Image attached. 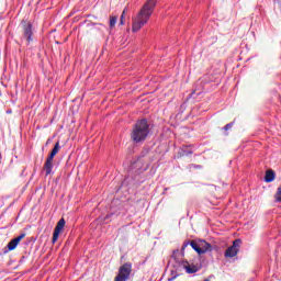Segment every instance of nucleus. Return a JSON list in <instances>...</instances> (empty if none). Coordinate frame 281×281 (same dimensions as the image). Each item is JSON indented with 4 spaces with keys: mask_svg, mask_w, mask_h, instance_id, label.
Segmentation results:
<instances>
[{
    "mask_svg": "<svg viewBox=\"0 0 281 281\" xmlns=\"http://www.w3.org/2000/svg\"><path fill=\"white\" fill-rule=\"evenodd\" d=\"M23 238H25V234L20 235L19 237L12 239L9 244H8V249L9 251H14V249H16V247L19 246V243H21V240H23Z\"/></svg>",
    "mask_w": 281,
    "mask_h": 281,
    "instance_id": "1a4fd4ad",
    "label": "nucleus"
},
{
    "mask_svg": "<svg viewBox=\"0 0 281 281\" xmlns=\"http://www.w3.org/2000/svg\"><path fill=\"white\" fill-rule=\"evenodd\" d=\"M190 246L194 251H196V254H206V251H212V245L203 239L199 241H191Z\"/></svg>",
    "mask_w": 281,
    "mask_h": 281,
    "instance_id": "39448f33",
    "label": "nucleus"
},
{
    "mask_svg": "<svg viewBox=\"0 0 281 281\" xmlns=\"http://www.w3.org/2000/svg\"><path fill=\"white\" fill-rule=\"evenodd\" d=\"M157 0H147L136 16L132 20V32H139L153 16Z\"/></svg>",
    "mask_w": 281,
    "mask_h": 281,
    "instance_id": "f257e3e1",
    "label": "nucleus"
},
{
    "mask_svg": "<svg viewBox=\"0 0 281 281\" xmlns=\"http://www.w3.org/2000/svg\"><path fill=\"white\" fill-rule=\"evenodd\" d=\"M131 271H133V265L126 262L119 269V274L115 277L114 281H126L131 278Z\"/></svg>",
    "mask_w": 281,
    "mask_h": 281,
    "instance_id": "20e7f679",
    "label": "nucleus"
},
{
    "mask_svg": "<svg viewBox=\"0 0 281 281\" xmlns=\"http://www.w3.org/2000/svg\"><path fill=\"white\" fill-rule=\"evenodd\" d=\"M240 239H235L233 241V245L228 247L225 251V258H235V256H238V251H240V245H241Z\"/></svg>",
    "mask_w": 281,
    "mask_h": 281,
    "instance_id": "423d86ee",
    "label": "nucleus"
},
{
    "mask_svg": "<svg viewBox=\"0 0 281 281\" xmlns=\"http://www.w3.org/2000/svg\"><path fill=\"white\" fill-rule=\"evenodd\" d=\"M59 151H60V143L57 142L48 157L54 159V157H56V155H58Z\"/></svg>",
    "mask_w": 281,
    "mask_h": 281,
    "instance_id": "f8f14e48",
    "label": "nucleus"
},
{
    "mask_svg": "<svg viewBox=\"0 0 281 281\" xmlns=\"http://www.w3.org/2000/svg\"><path fill=\"white\" fill-rule=\"evenodd\" d=\"M126 10L127 9H124L121 15L126 16Z\"/></svg>",
    "mask_w": 281,
    "mask_h": 281,
    "instance_id": "f3484780",
    "label": "nucleus"
},
{
    "mask_svg": "<svg viewBox=\"0 0 281 281\" xmlns=\"http://www.w3.org/2000/svg\"><path fill=\"white\" fill-rule=\"evenodd\" d=\"M148 133H150L148 121L140 120L133 127L132 139L136 144H139V142H144L148 137Z\"/></svg>",
    "mask_w": 281,
    "mask_h": 281,
    "instance_id": "f03ea898",
    "label": "nucleus"
},
{
    "mask_svg": "<svg viewBox=\"0 0 281 281\" xmlns=\"http://www.w3.org/2000/svg\"><path fill=\"white\" fill-rule=\"evenodd\" d=\"M124 16H125V15H121L120 25H124Z\"/></svg>",
    "mask_w": 281,
    "mask_h": 281,
    "instance_id": "dca6fc26",
    "label": "nucleus"
},
{
    "mask_svg": "<svg viewBox=\"0 0 281 281\" xmlns=\"http://www.w3.org/2000/svg\"><path fill=\"white\" fill-rule=\"evenodd\" d=\"M34 32L32 31V24L24 23L23 24V36L26 38L27 43H32V35Z\"/></svg>",
    "mask_w": 281,
    "mask_h": 281,
    "instance_id": "6e6552de",
    "label": "nucleus"
},
{
    "mask_svg": "<svg viewBox=\"0 0 281 281\" xmlns=\"http://www.w3.org/2000/svg\"><path fill=\"white\" fill-rule=\"evenodd\" d=\"M232 128V123H228L224 126V131H229Z\"/></svg>",
    "mask_w": 281,
    "mask_h": 281,
    "instance_id": "2eb2a0df",
    "label": "nucleus"
},
{
    "mask_svg": "<svg viewBox=\"0 0 281 281\" xmlns=\"http://www.w3.org/2000/svg\"><path fill=\"white\" fill-rule=\"evenodd\" d=\"M63 229H65V218L58 221L53 233V243H56L58 240V237L60 236Z\"/></svg>",
    "mask_w": 281,
    "mask_h": 281,
    "instance_id": "0eeeda50",
    "label": "nucleus"
},
{
    "mask_svg": "<svg viewBox=\"0 0 281 281\" xmlns=\"http://www.w3.org/2000/svg\"><path fill=\"white\" fill-rule=\"evenodd\" d=\"M142 162L138 160V161H136V166H139Z\"/></svg>",
    "mask_w": 281,
    "mask_h": 281,
    "instance_id": "a211bd4d",
    "label": "nucleus"
},
{
    "mask_svg": "<svg viewBox=\"0 0 281 281\" xmlns=\"http://www.w3.org/2000/svg\"><path fill=\"white\" fill-rule=\"evenodd\" d=\"M116 23H117V18L116 16H111L110 18V27L111 29L115 27Z\"/></svg>",
    "mask_w": 281,
    "mask_h": 281,
    "instance_id": "ddd939ff",
    "label": "nucleus"
},
{
    "mask_svg": "<svg viewBox=\"0 0 281 281\" xmlns=\"http://www.w3.org/2000/svg\"><path fill=\"white\" fill-rule=\"evenodd\" d=\"M181 271L187 273H196V267L190 266L188 261H178L176 262V269L171 270V277L168 278V281H173L181 276Z\"/></svg>",
    "mask_w": 281,
    "mask_h": 281,
    "instance_id": "7ed1b4c3",
    "label": "nucleus"
},
{
    "mask_svg": "<svg viewBox=\"0 0 281 281\" xmlns=\"http://www.w3.org/2000/svg\"><path fill=\"white\" fill-rule=\"evenodd\" d=\"M191 244H192V243H190V241H186V243L182 245V247H181L182 251H186V248H187V247H190Z\"/></svg>",
    "mask_w": 281,
    "mask_h": 281,
    "instance_id": "4468645a",
    "label": "nucleus"
},
{
    "mask_svg": "<svg viewBox=\"0 0 281 281\" xmlns=\"http://www.w3.org/2000/svg\"><path fill=\"white\" fill-rule=\"evenodd\" d=\"M265 181L266 183H271L272 181H276V172L273 170L266 171Z\"/></svg>",
    "mask_w": 281,
    "mask_h": 281,
    "instance_id": "9b49d317",
    "label": "nucleus"
},
{
    "mask_svg": "<svg viewBox=\"0 0 281 281\" xmlns=\"http://www.w3.org/2000/svg\"><path fill=\"white\" fill-rule=\"evenodd\" d=\"M44 170L46 172V177L49 176L52 170H54V158L49 156L46 158V161L44 164Z\"/></svg>",
    "mask_w": 281,
    "mask_h": 281,
    "instance_id": "9d476101",
    "label": "nucleus"
}]
</instances>
